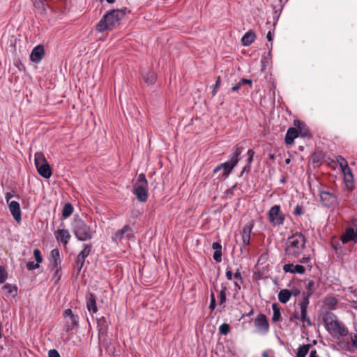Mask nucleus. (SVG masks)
<instances>
[{"label": "nucleus", "mask_w": 357, "mask_h": 357, "mask_svg": "<svg viewBox=\"0 0 357 357\" xmlns=\"http://www.w3.org/2000/svg\"><path fill=\"white\" fill-rule=\"evenodd\" d=\"M125 9H114L107 12L96 25V30L99 33L111 31L125 17Z\"/></svg>", "instance_id": "nucleus-1"}, {"label": "nucleus", "mask_w": 357, "mask_h": 357, "mask_svg": "<svg viewBox=\"0 0 357 357\" xmlns=\"http://www.w3.org/2000/svg\"><path fill=\"white\" fill-rule=\"evenodd\" d=\"M305 248V238L301 233L296 232L289 237L287 243L286 255L292 258L298 257Z\"/></svg>", "instance_id": "nucleus-2"}, {"label": "nucleus", "mask_w": 357, "mask_h": 357, "mask_svg": "<svg viewBox=\"0 0 357 357\" xmlns=\"http://www.w3.org/2000/svg\"><path fill=\"white\" fill-rule=\"evenodd\" d=\"M91 225L87 224L80 218H76L74 221V234L78 240L85 241L91 239L96 233V225H93L90 218Z\"/></svg>", "instance_id": "nucleus-3"}, {"label": "nucleus", "mask_w": 357, "mask_h": 357, "mask_svg": "<svg viewBox=\"0 0 357 357\" xmlns=\"http://www.w3.org/2000/svg\"><path fill=\"white\" fill-rule=\"evenodd\" d=\"M241 153V149L239 147H237L235 150L234 153L231 157L230 160L229 161H227L225 162L221 163L219 165H218L214 169L213 173H218L220 171H222V172L220 174V178L225 179L229 177V174H231L232 169L234 168V167L237 165L239 160V155Z\"/></svg>", "instance_id": "nucleus-4"}, {"label": "nucleus", "mask_w": 357, "mask_h": 357, "mask_svg": "<svg viewBox=\"0 0 357 357\" xmlns=\"http://www.w3.org/2000/svg\"><path fill=\"white\" fill-rule=\"evenodd\" d=\"M133 193L140 202H146L148 199V181L144 174L137 176L133 184Z\"/></svg>", "instance_id": "nucleus-5"}, {"label": "nucleus", "mask_w": 357, "mask_h": 357, "mask_svg": "<svg viewBox=\"0 0 357 357\" xmlns=\"http://www.w3.org/2000/svg\"><path fill=\"white\" fill-rule=\"evenodd\" d=\"M327 331L334 337L340 338L348 335V330L336 318L328 317L325 319Z\"/></svg>", "instance_id": "nucleus-6"}, {"label": "nucleus", "mask_w": 357, "mask_h": 357, "mask_svg": "<svg viewBox=\"0 0 357 357\" xmlns=\"http://www.w3.org/2000/svg\"><path fill=\"white\" fill-rule=\"evenodd\" d=\"M269 222L274 226L280 225L284 223L285 215L280 211L279 205L272 206L268 213Z\"/></svg>", "instance_id": "nucleus-7"}, {"label": "nucleus", "mask_w": 357, "mask_h": 357, "mask_svg": "<svg viewBox=\"0 0 357 357\" xmlns=\"http://www.w3.org/2000/svg\"><path fill=\"white\" fill-rule=\"evenodd\" d=\"M340 241L345 244L349 241L357 243V220L352 221L344 232L340 236Z\"/></svg>", "instance_id": "nucleus-8"}, {"label": "nucleus", "mask_w": 357, "mask_h": 357, "mask_svg": "<svg viewBox=\"0 0 357 357\" xmlns=\"http://www.w3.org/2000/svg\"><path fill=\"white\" fill-rule=\"evenodd\" d=\"M63 318L66 320L65 329L67 331H73L78 327V317L75 315L71 309H66L63 312Z\"/></svg>", "instance_id": "nucleus-9"}, {"label": "nucleus", "mask_w": 357, "mask_h": 357, "mask_svg": "<svg viewBox=\"0 0 357 357\" xmlns=\"http://www.w3.org/2000/svg\"><path fill=\"white\" fill-rule=\"evenodd\" d=\"M130 238H133L132 229L129 225H126L115 232L112 240L114 242H119L125 238L130 239Z\"/></svg>", "instance_id": "nucleus-10"}, {"label": "nucleus", "mask_w": 357, "mask_h": 357, "mask_svg": "<svg viewBox=\"0 0 357 357\" xmlns=\"http://www.w3.org/2000/svg\"><path fill=\"white\" fill-rule=\"evenodd\" d=\"M255 326L260 333H267L269 329L268 320L264 314L257 315L255 319Z\"/></svg>", "instance_id": "nucleus-11"}, {"label": "nucleus", "mask_w": 357, "mask_h": 357, "mask_svg": "<svg viewBox=\"0 0 357 357\" xmlns=\"http://www.w3.org/2000/svg\"><path fill=\"white\" fill-rule=\"evenodd\" d=\"M8 204L9 210L17 222H20L22 220V212L20 204L15 201H11Z\"/></svg>", "instance_id": "nucleus-12"}, {"label": "nucleus", "mask_w": 357, "mask_h": 357, "mask_svg": "<svg viewBox=\"0 0 357 357\" xmlns=\"http://www.w3.org/2000/svg\"><path fill=\"white\" fill-rule=\"evenodd\" d=\"M343 174L345 188L347 190L351 191L354 189V175L350 168L342 171Z\"/></svg>", "instance_id": "nucleus-13"}, {"label": "nucleus", "mask_w": 357, "mask_h": 357, "mask_svg": "<svg viewBox=\"0 0 357 357\" xmlns=\"http://www.w3.org/2000/svg\"><path fill=\"white\" fill-rule=\"evenodd\" d=\"M254 221H251L249 224L245 225L241 232V238L243 243L245 245H248L250 243L251 232L254 227Z\"/></svg>", "instance_id": "nucleus-14"}, {"label": "nucleus", "mask_w": 357, "mask_h": 357, "mask_svg": "<svg viewBox=\"0 0 357 357\" xmlns=\"http://www.w3.org/2000/svg\"><path fill=\"white\" fill-rule=\"evenodd\" d=\"M44 55V47L41 45H38L33 49L30 55V59L31 61L38 63L43 59Z\"/></svg>", "instance_id": "nucleus-15"}, {"label": "nucleus", "mask_w": 357, "mask_h": 357, "mask_svg": "<svg viewBox=\"0 0 357 357\" xmlns=\"http://www.w3.org/2000/svg\"><path fill=\"white\" fill-rule=\"evenodd\" d=\"M57 241H61L64 245H66L71 237L68 230L65 229H58L54 232Z\"/></svg>", "instance_id": "nucleus-16"}, {"label": "nucleus", "mask_w": 357, "mask_h": 357, "mask_svg": "<svg viewBox=\"0 0 357 357\" xmlns=\"http://www.w3.org/2000/svg\"><path fill=\"white\" fill-rule=\"evenodd\" d=\"M283 270L286 273H290L292 274H304L305 272V268L300 264L294 265L293 264H287L283 266Z\"/></svg>", "instance_id": "nucleus-17"}, {"label": "nucleus", "mask_w": 357, "mask_h": 357, "mask_svg": "<svg viewBox=\"0 0 357 357\" xmlns=\"http://www.w3.org/2000/svg\"><path fill=\"white\" fill-rule=\"evenodd\" d=\"M36 169L38 173L45 178H50L52 175V169L48 162L40 166Z\"/></svg>", "instance_id": "nucleus-18"}, {"label": "nucleus", "mask_w": 357, "mask_h": 357, "mask_svg": "<svg viewBox=\"0 0 357 357\" xmlns=\"http://www.w3.org/2000/svg\"><path fill=\"white\" fill-rule=\"evenodd\" d=\"M320 199L323 204L326 206H331L335 202L334 196L326 191L320 192Z\"/></svg>", "instance_id": "nucleus-19"}, {"label": "nucleus", "mask_w": 357, "mask_h": 357, "mask_svg": "<svg viewBox=\"0 0 357 357\" xmlns=\"http://www.w3.org/2000/svg\"><path fill=\"white\" fill-rule=\"evenodd\" d=\"M298 136V131L294 128H290L287 130L285 135V142L287 144H291L294 140Z\"/></svg>", "instance_id": "nucleus-20"}, {"label": "nucleus", "mask_w": 357, "mask_h": 357, "mask_svg": "<svg viewBox=\"0 0 357 357\" xmlns=\"http://www.w3.org/2000/svg\"><path fill=\"white\" fill-rule=\"evenodd\" d=\"M256 39V35L252 31L246 32L241 38V43L244 46L251 45Z\"/></svg>", "instance_id": "nucleus-21"}, {"label": "nucleus", "mask_w": 357, "mask_h": 357, "mask_svg": "<svg viewBox=\"0 0 357 357\" xmlns=\"http://www.w3.org/2000/svg\"><path fill=\"white\" fill-rule=\"evenodd\" d=\"M86 307L88 310L93 314L97 312L98 311L96 298L92 294L89 295V297L86 301Z\"/></svg>", "instance_id": "nucleus-22"}, {"label": "nucleus", "mask_w": 357, "mask_h": 357, "mask_svg": "<svg viewBox=\"0 0 357 357\" xmlns=\"http://www.w3.org/2000/svg\"><path fill=\"white\" fill-rule=\"evenodd\" d=\"M156 79V75L153 70H149L143 75V79L148 85L153 84Z\"/></svg>", "instance_id": "nucleus-23"}, {"label": "nucleus", "mask_w": 357, "mask_h": 357, "mask_svg": "<svg viewBox=\"0 0 357 357\" xmlns=\"http://www.w3.org/2000/svg\"><path fill=\"white\" fill-rule=\"evenodd\" d=\"M47 162V159L42 152H36L34 154V163L36 169Z\"/></svg>", "instance_id": "nucleus-24"}, {"label": "nucleus", "mask_w": 357, "mask_h": 357, "mask_svg": "<svg viewBox=\"0 0 357 357\" xmlns=\"http://www.w3.org/2000/svg\"><path fill=\"white\" fill-rule=\"evenodd\" d=\"M291 292L289 289H282L278 294V300L282 303H287L291 297Z\"/></svg>", "instance_id": "nucleus-25"}, {"label": "nucleus", "mask_w": 357, "mask_h": 357, "mask_svg": "<svg viewBox=\"0 0 357 357\" xmlns=\"http://www.w3.org/2000/svg\"><path fill=\"white\" fill-rule=\"evenodd\" d=\"M228 288L227 283L222 284L221 289L218 293V299L220 305H223L226 301Z\"/></svg>", "instance_id": "nucleus-26"}, {"label": "nucleus", "mask_w": 357, "mask_h": 357, "mask_svg": "<svg viewBox=\"0 0 357 357\" xmlns=\"http://www.w3.org/2000/svg\"><path fill=\"white\" fill-rule=\"evenodd\" d=\"M273 309V322L275 323L280 320L281 319V309L278 303H273L272 305Z\"/></svg>", "instance_id": "nucleus-27"}, {"label": "nucleus", "mask_w": 357, "mask_h": 357, "mask_svg": "<svg viewBox=\"0 0 357 357\" xmlns=\"http://www.w3.org/2000/svg\"><path fill=\"white\" fill-rule=\"evenodd\" d=\"M91 248L88 245H85L81 252L77 257V262L81 264L82 266L85 259L88 257L90 253Z\"/></svg>", "instance_id": "nucleus-28"}, {"label": "nucleus", "mask_w": 357, "mask_h": 357, "mask_svg": "<svg viewBox=\"0 0 357 357\" xmlns=\"http://www.w3.org/2000/svg\"><path fill=\"white\" fill-rule=\"evenodd\" d=\"M310 347L311 345L310 344H306L301 346L298 349L296 357H305V356L307 355L310 350Z\"/></svg>", "instance_id": "nucleus-29"}, {"label": "nucleus", "mask_w": 357, "mask_h": 357, "mask_svg": "<svg viewBox=\"0 0 357 357\" xmlns=\"http://www.w3.org/2000/svg\"><path fill=\"white\" fill-rule=\"evenodd\" d=\"M73 210L74 209L71 204H66L62 209V216L64 218H68L72 215Z\"/></svg>", "instance_id": "nucleus-30"}, {"label": "nucleus", "mask_w": 357, "mask_h": 357, "mask_svg": "<svg viewBox=\"0 0 357 357\" xmlns=\"http://www.w3.org/2000/svg\"><path fill=\"white\" fill-rule=\"evenodd\" d=\"M324 303L328 307L329 309L333 310L335 308L337 304V300L336 298L333 296H328L325 298Z\"/></svg>", "instance_id": "nucleus-31"}, {"label": "nucleus", "mask_w": 357, "mask_h": 357, "mask_svg": "<svg viewBox=\"0 0 357 357\" xmlns=\"http://www.w3.org/2000/svg\"><path fill=\"white\" fill-rule=\"evenodd\" d=\"M3 290L6 294L15 296L17 294V287L10 284H6L3 287Z\"/></svg>", "instance_id": "nucleus-32"}, {"label": "nucleus", "mask_w": 357, "mask_h": 357, "mask_svg": "<svg viewBox=\"0 0 357 357\" xmlns=\"http://www.w3.org/2000/svg\"><path fill=\"white\" fill-rule=\"evenodd\" d=\"M337 345L344 351H353V347L349 342L340 341Z\"/></svg>", "instance_id": "nucleus-33"}, {"label": "nucleus", "mask_w": 357, "mask_h": 357, "mask_svg": "<svg viewBox=\"0 0 357 357\" xmlns=\"http://www.w3.org/2000/svg\"><path fill=\"white\" fill-rule=\"evenodd\" d=\"M301 123L298 121H294V126H296L297 128H299V132H300V135L301 137H307L309 135V132L307 129H304L303 130L301 128Z\"/></svg>", "instance_id": "nucleus-34"}, {"label": "nucleus", "mask_w": 357, "mask_h": 357, "mask_svg": "<svg viewBox=\"0 0 357 357\" xmlns=\"http://www.w3.org/2000/svg\"><path fill=\"white\" fill-rule=\"evenodd\" d=\"M33 257L36 263L38 264H40L43 262V257L39 249L36 248L33 250Z\"/></svg>", "instance_id": "nucleus-35"}, {"label": "nucleus", "mask_w": 357, "mask_h": 357, "mask_svg": "<svg viewBox=\"0 0 357 357\" xmlns=\"http://www.w3.org/2000/svg\"><path fill=\"white\" fill-rule=\"evenodd\" d=\"M230 331V326L228 324H222L219 328V332L222 335H227Z\"/></svg>", "instance_id": "nucleus-36"}, {"label": "nucleus", "mask_w": 357, "mask_h": 357, "mask_svg": "<svg viewBox=\"0 0 357 357\" xmlns=\"http://www.w3.org/2000/svg\"><path fill=\"white\" fill-rule=\"evenodd\" d=\"M337 162L340 164L341 170L343 171L344 169H349V167L348 165L347 161L343 158L342 157H340L337 158Z\"/></svg>", "instance_id": "nucleus-37"}, {"label": "nucleus", "mask_w": 357, "mask_h": 357, "mask_svg": "<svg viewBox=\"0 0 357 357\" xmlns=\"http://www.w3.org/2000/svg\"><path fill=\"white\" fill-rule=\"evenodd\" d=\"M301 319L302 321L305 324L306 323L307 325L310 326L311 321L310 318L307 315V311H301Z\"/></svg>", "instance_id": "nucleus-38"}, {"label": "nucleus", "mask_w": 357, "mask_h": 357, "mask_svg": "<svg viewBox=\"0 0 357 357\" xmlns=\"http://www.w3.org/2000/svg\"><path fill=\"white\" fill-rule=\"evenodd\" d=\"M8 274L6 269L0 266V283H3L6 280Z\"/></svg>", "instance_id": "nucleus-39"}, {"label": "nucleus", "mask_w": 357, "mask_h": 357, "mask_svg": "<svg viewBox=\"0 0 357 357\" xmlns=\"http://www.w3.org/2000/svg\"><path fill=\"white\" fill-rule=\"evenodd\" d=\"M306 288L307 289V295L310 296L314 291V282L312 280H310L307 282L306 284Z\"/></svg>", "instance_id": "nucleus-40"}, {"label": "nucleus", "mask_w": 357, "mask_h": 357, "mask_svg": "<svg viewBox=\"0 0 357 357\" xmlns=\"http://www.w3.org/2000/svg\"><path fill=\"white\" fill-rule=\"evenodd\" d=\"M26 266L28 270L32 271L40 267V264L38 263L34 264L33 261H28Z\"/></svg>", "instance_id": "nucleus-41"}, {"label": "nucleus", "mask_w": 357, "mask_h": 357, "mask_svg": "<svg viewBox=\"0 0 357 357\" xmlns=\"http://www.w3.org/2000/svg\"><path fill=\"white\" fill-rule=\"evenodd\" d=\"M220 84H221V79H220V77H218L216 80L215 84L213 86V91H212V95L213 96H215L216 95L218 89L220 87Z\"/></svg>", "instance_id": "nucleus-42"}, {"label": "nucleus", "mask_w": 357, "mask_h": 357, "mask_svg": "<svg viewBox=\"0 0 357 357\" xmlns=\"http://www.w3.org/2000/svg\"><path fill=\"white\" fill-rule=\"evenodd\" d=\"M213 259L217 262H220L222 261V250L215 251L213 254Z\"/></svg>", "instance_id": "nucleus-43"}, {"label": "nucleus", "mask_w": 357, "mask_h": 357, "mask_svg": "<svg viewBox=\"0 0 357 357\" xmlns=\"http://www.w3.org/2000/svg\"><path fill=\"white\" fill-rule=\"evenodd\" d=\"M350 339H351L350 343L352 345L353 348L354 347L357 348V335L354 334V333L351 334Z\"/></svg>", "instance_id": "nucleus-44"}, {"label": "nucleus", "mask_w": 357, "mask_h": 357, "mask_svg": "<svg viewBox=\"0 0 357 357\" xmlns=\"http://www.w3.org/2000/svg\"><path fill=\"white\" fill-rule=\"evenodd\" d=\"M215 295L212 292L211 294V302H210V305H209V308L211 310H213L215 308Z\"/></svg>", "instance_id": "nucleus-45"}, {"label": "nucleus", "mask_w": 357, "mask_h": 357, "mask_svg": "<svg viewBox=\"0 0 357 357\" xmlns=\"http://www.w3.org/2000/svg\"><path fill=\"white\" fill-rule=\"evenodd\" d=\"M308 303H309L308 299L306 298L299 304L300 308H301V311H307Z\"/></svg>", "instance_id": "nucleus-46"}, {"label": "nucleus", "mask_w": 357, "mask_h": 357, "mask_svg": "<svg viewBox=\"0 0 357 357\" xmlns=\"http://www.w3.org/2000/svg\"><path fill=\"white\" fill-rule=\"evenodd\" d=\"M49 357H60L59 352L55 349H51L48 352Z\"/></svg>", "instance_id": "nucleus-47"}, {"label": "nucleus", "mask_w": 357, "mask_h": 357, "mask_svg": "<svg viewBox=\"0 0 357 357\" xmlns=\"http://www.w3.org/2000/svg\"><path fill=\"white\" fill-rule=\"evenodd\" d=\"M14 195H15L14 192H6V196H5V198H6V202H7V203H8H8H10V202H11V201H10V199H11L12 197H14Z\"/></svg>", "instance_id": "nucleus-48"}, {"label": "nucleus", "mask_w": 357, "mask_h": 357, "mask_svg": "<svg viewBox=\"0 0 357 357\" xmlns=\"http://www.w3.org/2000/svg\"><path fill=\"white\" fill-rule=\"evenodd\" d=\"M212 248L215 251L222 250V245L218 242H214L212 245Z\"/></svg>", "instance_id": "nucleus-49"}, {"label": "nucleus", "mask_w": 357, "mask_h": 357, "mask_svg": "<svg viewBox=\"0 0 357 357\" xmlns=\"http://www.w3.org/2000/svg\"><path fill=\"white\" fill-rule=\"evenodd\" d=\"M303 213L302 208L297 205L294 208V214L297 215H300Z\"/></svg>", "instance_id": "nucleus-50"}, {"label": "nucleus", "mask_w": 357, "mask_h": 357, "mask_svg": "<svg viewBox=\"0 0 357 357\" xmlns=\"http://www.w3.org/2000/svg\"><path fill=\"white\" fill-rule=\"evenodd\" d=\"M254 154H255V152H254V151H253V150H252V149H249V150L248 151V155H249V159H248V160H249V162H251L252 161Z\"/></svg>", "instance_id": "nucleus-51"}, {"label": "nucleus", "mask_w": 357, "mask_h": 357, "mask_svg": "<svg viewBox=\"0 0 357 357\" xmlns=\"http://www.w3.org/2000/svg\"><path fill=\"white\" fill-rule=\"evenodd\" d=\"M233 273L231 270L227 269L226 271V277L229 280H231L233 279Z\"/></svg>", "instance_id": "nucleus-52"}, {"label": "nucleus", "mask_w": 357, "mask_h": 357, "mask_svg": "<svg viewBox=\"0 0 357 357\" xmlns=\"http://www.w3.org/2000/svg\"><path fill=\"white\" fill-rule=\"evenodd\" d=\"M234 277L236 280H239L241 282H243L241 274L238 271L234 274Z\"/></svg>", "instance_id": "nucleus-53"}, {"label": "nucleus", "mask_w": 357, "mask_h": 357, "mask_svg": "<svg viewBox=\"0 0 357 357\" xmlns=\"http://www.w3.org/2000/svg\"><path fill=\"white\" fill-rule=\"evenodd\" d=\"M240 82L242 86L245 84L252 85V81L250 79H241Z\"/></svg>", "instance_id": "nucleus-54"}, {"label": "nucleus", "mask_w": 357, "mask_h": 357, "mask_svg": "<svg viewBox=\"0 0 357 357\" xmlns=\"http://www.w3.org/2000/svg\"><path fill=\"white\" fill-rule=\"evenodd\" d=\"M241 86H242V85L241 84V82H239L238 84H236L235 86H234L231 88V90L233 91H237L241 89Z\"/></svg>", "instance_id": "nucleus-55"}, {"label": "nucleus", "mask_w": 357, "mask_h": 357, "mask_svg": "<svg viewBox=\"0 0 357 357\" xmlns=\"http://www.w3.org/2000/svg\"><path fill=\"white\" fill-rule=\"evenodd\" d=\"M310 258L309 257H303L302 259H300V262L301 264H307L310 261Z\"/></svg>", "instance_id": "nucleus-56"}, {"label": "nucleus", "mask_w": 357, "mask_h": 357, "mask_svg": "<svg viewBox=\"0 0 357 357\" xmlns=\"http://www.w3.org/2000/svg\"><path fill=\"white\" fill-rule=\"evenodd\" d=\"M266 38L268 41L271 42L273 38V34L271 33V31H268L266 35Z\"/></svg>", "instance_id": "nucleus-57"}, {"label": "nucleus", "mask_w": 357, "mask_h": 357, "mask_svg": "<svg viewBox=\"0 0 357 357\" xmlns=\"http://www.w3.org/2000/svg\"><path fill=\"white\" fill-rule=\"evenodd\" d=\"M309 357H319L316 350H312Z\"/></svg>", "instance_id": "nucleus-58"}, {"label": "nucleus", "mask_w": 357, "mask_h": 357, "mask_svg": "<svg viewBox=\"0 0 357 357\" xmlns=\"http://www.w3.org/2000/svg\"><path fill=\"white\" fill-rule=\"evenodd\" d=\"M240 283H241L239 280H236L234 282V285L236 287V288L237 289V290H240L241 289V284Z\"/></svg>", "instance_id": "nucleus-59"}, {"label": "nucleus", "mask_w": 357, "mask_h": 357, "mask_svg": "<svg viewBox=\"0 0 357 357\" xmlns=\"http://www.w3.org/2000/svg\"><path fill=\"white\" fill-rule=\"evenodd\" d=\"M52 255L54 256V255H56V256H59V252L58 250H53L52 251Z\"/></svg>", "instance_id": "nucleus-60"}, {"label": "nucleus", "mask_w": 357, "mask_h": 357, "mask_svg": "<svg viewBox=\"0 0 357 357\" xmlns=\"http://www.w3.org/2000/svg\"><path fill=\"white\" fill-rule=\"evenodd\" d=\"M262 357H268V354H267L266 352H264V353L262 354Z\"/></svg>", "instance_id": "nucleus-61"}, {"label": "nucleus", "mask_w": 357, "mask_h": 357, "mask_svg": "<svg viewBox=\"0 0 357 357\" xmlns=\"http://www.w3.org/2000/svg\"><path fill=\"white\" fill-rule=\"evenodd\" d=\"M109 3H114L115 0H106Z\"/></svg>", "instance_id": "nucleus-62"}, {"label": "nucleus", "mask_w": 357, "mask_h": 357, "mask_svg": "<svg viewBox=\"0 0 357 357\" xmlns=\"http://www.w3.org/2000/svg\"><path fill=\"white\" fill-rule=\"evenodd\" d=\"M294 317L296 319H298V315H296V314H295V315L294 316Z\"/></svg>", "instance_id": "nucleus-63"}]
</instances>
